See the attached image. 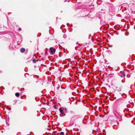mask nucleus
Instances as JSON below:
<instances>
[{"instance_id":"obj_5","label":"nucleus","mask_w":135,"mask_h":135,"mask_svg":"<svg viewBox=\"0 0 135 135\" xmlns=\"http://www.w3.org/2000/svg\"><path fill=\"white\" fill-rule=\"evenodd\" d=\"M21 52L23 53L25 51V49L24 48H22L20 50Z\"/></svg>"},{"instance_id":"obj_6","label":"nucleus","mask_w":135,"mask_h":135,"mask_svg":"<svg viewBox=\"0 0 135 135\" xmlns=\"http://www.w3.org/2000/svg\"><path fill=\"white\" fill-rule=\"evenodd\" d=\"M20 94L18 93H17L15 94V95L16 97H18L19 96Z\"/></svg>"},{"instance_id":"obj_9","label":"nucleus","mask_w":135,"mask_h":135,"mask_svg":"<svg viewBox=\"0 0 135 135\" xmlns=\"http://www.w3.org/2000/svg\"><path fill=\"white\" fill-rule=\"evenodd\" d=\"M21 30V28H19V31H20Z\"/></svg>"},{"instance_id":"obj_7","label":"nucleus","mask_w":135,"mask_h":135,"mask_svg":"<svg viewBox=\"0 0 135 135\" xmlns=\"http://www.w3.org/2000/svg\"><path fill=\"white\" fill-rule=\"evenodd\" d=\"M60 135H64V133L63 132H61L60 133Z\"/></svg>"},{"instance_id":"obj_1","label":"nucleus","mask_w":135,"mask_h":135,"mask_svg":"<svg viewBox=\"0 0 135 135\" xmlns=\"http://www.w3.org/2000/svg\"><path fill=\"white\" fill-rule=\"evenodd\" d=\"M50 50L52 54H54L55 52V49L53 48L52 47H51L50 48Z\"/></svg>"},{"instance_id":"obj_3","label":"nucleus","mask_w":135,"mask_h":135,"mask_svg":"<svg viewBox=\"0 0 135 135\" xmlns=\"http://www.w3.org/2000/svg\"><path fill=\"white\" fill-rule=\"evenodd\" d=\"M120 73L121 74V75H120V77H124L125 76V74L124 72H120Z\"/></svg>"},{"instance_id":"obj_2","label":"nucleus","mask_w":135,"mask_h":135,"mask_svg":"<svg viewBox=\"0 0 135 135\" xmlns=\"http://www.w3.org/2000/svg\"><path fill=\"white\" fill-rule=\"evenodd\" d=\"M122 86H117L116 88V89L118 91H120L122 89Z\"/></svg>"},{"instance_id":"obj_8","label":"nucleus","mask_w":135,"mask_h":135,"mask_svg":"<svg viewBox=\"0 0 135 135\" xmlns=\"http://www.w3.org/2000/svg\"><path fill=\"white\" fill-rule=\"evenodd\" d=\"M33 61L34 63H35L36 62V60L35 59H33Z\"/></svg>"},{"instance_id":"obj_10","label":"nucleus","mask_w":135,"mask_h":135,"mask_svg":"<svg viewBox=\"0 0 135 135\" xmlns=\"http://www.w3.org/2000/svg\"><path fill=\"white\" fill-rule=\"evenodd\" d=\"M65 111H66L67 110V109H66V108H65Z\"/></svg>"},{"instance_id":"obj_4","label":"nucleus","mask_w":135,"mask_h":135,"mask_svg":"<svg viewBox=\"0 0 135 135\" xmlns=\"http://www.w3.org/2000/svg\"><path fill=\"white\" fill-rule=\"evenodd\" d=\"M59 110V111L61 113L63 114L64 113V112H63L62 109L61 108H60Z\"/></svg>"},{"instance_id":"obj_11","label":"nucleus","mask_w":135,"mask_h":135,"mask_svg":"<svg viewBox=\"0 0 135 135\" xmlns=\"http://www.w3.org/2000/svg\"><path fill=\"white\" fill-rule=\"evenodd\" d=\"M55 108H56V107H54Z\"/></svg>"}]
</instances>
